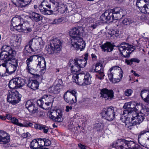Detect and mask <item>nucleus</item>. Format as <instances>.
Segmentation results:
<instances>
[{
  "label": "nucleus",
  "instance_id": "bf43d9fd",
  "mask_svg": "<svg viewBox=\"0 0 149 149\" xmlns=\"http://www.w3.org/2000/svg\"><path fill=\"white\" fill-rule=\"evenodd\" d=\"M132 90L130 89H126L124 92L125 95L127 96H130L132 93Z\"/></svg>",
  "mask_w": 149,
  "mask_h": 149
},
{
  "label": "nucleus",
  "instance_id": "c756f323",
  "mask_svg": "<svg viewBox=\"0 0 149 149\" xmlns=\"http://www.w3.org/2000/svg\"><path fill=\"white\" fill-rule=\"evenodd\" d=\"M36 57L37 58V61H38V58H39L40 57L41 58H42V59H43L44 60L45 62L44 63H43L42 62H41L40 63V66H38V68H42L40 70V72H41V73L43 74L46 72V62H45V59L42 56H40L38 55H36Z\"/></svg>",
  "mask_w": 149,
  "mask_h": 149
},
{
  "label": "nucleus",
  "instance_id": "6ab92c4d",
  "mask_svg": "<svg viewBox=\"0 0 149 149\" xmlns=\"http://www.w3.org/2000/svg\"><path fill=\"white\" fill-rule=\"evenodd\" d=\"M32 0H12L16 6L22 7L29 4Z\"/></svg>",
  "mask_w": 149,
  "mask_h": 149
},
{
  "label": "nucleus",
  "instance_id": "a18cd8bd",
  "mask_svg": "<svg viewBox=\"0 0 149 149\" xmlns=\"http://www.w3.org/2000/svg\"><path fill=\"white\" fill-rule=\"evenodd\" d=\"M11 121L12 123L20 127H23V124L19 123L18 120L15 117H13Z\"/></svg>",
  "mask_w": 149,
  "mask_h": 149
},
{
  "label": "nucleus",
  "instance_id": "6e6552de",
  "mask_svg": "<svg viewBox=\"0 0 149 149\" xmlns=\"http://www.w3.org/2000/svg\"><path fill=\"white\" fill-rule=\"evenodd\" d=\"M144 114L143 113H136L135 112L130 118L131 120L129 122V126H134L139 125L141 123L144 119Z\"/></svg>",
  "mask_w": 149,
  "mask_h": 149
},
{
  "label": "nucleus",
  "instance_id": "7ed1b4c3",
  "mask_svg": "<svg viewBox=\"0 0 149 149\" xmlns=\"http://www.w3.org/2000/svg\"><path fill=\"white\" fill-rule=\"evenodd\" d=\"M83 30L81 27H76L72 28L69 32V34L72 37L71 40L72 46L77 49L83 50L85 47L86 43L82 38L79 36L81 31Z\"/></svg>",
  "mask_w": 149,
  "mask_h": 149
},
{
  "label": "nucleus",
  "instance_id": "4c0bfd02",
  "mask_svg": "<svg viewBox=\"0 0 149 149\" xmlns=\"http://www.w3.org/2000/svg\"><path fill=\"white\" fill-rule=\"evenodd\" d=\"M37 139H34L31 142L30 148L31 149H36L38 148L39 144Z\"/></svg>",
  "mask_w": 149,
  "mask_h": 149
},
{
  "label": "nucleus",
  "instance_id": "de8ad7c7",
  "mask_svg": "<svg viewBox=\"0 0 149 149\" xmlns=\"http://www.w3.org/2000/svg\"><path fill=\"white\" fill-rule=\"evenodd\" d=\"M133 22V21L130 18H125L122 21L123 24L125 26H128Z\"/></svg>",
  "mask_w": 149,
  "mask_h": 149
},
{
  "label": "nucleus",
  "instance_id": "5fc2aeb1",
  "mask_svg": "<svg viewBox=\"0 0 149 149\" xmlns=\"http://www.w3.org/2000/svg\"><path fill=\"white\" fill-rule=\"evenodd\" d=\"M63 20V17L60 18H56L53 21L52 23V24H58L61 22Z\"/></svg>",
  "mask_w": 149,
  "mask_h": 149
},
{
  "label": "nucleus",
  "instance_id": "58836bf2",
  "mask_svg": "<svg viewBox=\"0 0 149 149\" xmlns=\"http://www.w3.org/2000/svg\"><path fill=\"white\" fill-rule=\"evenodd\" d=\"M8 86L10 89H13V90L14 89L16 88H18L14 78L10 81Z\"/></svg>",
  "mask_w": 149,
  "mask_h": 149
},
{
  "label": "nucleus",
  "instance_id": "7c9ffc66",
  "mask_svg": "<svg viewBox=\"0 0 149 149\" xmlns=\"http://www.w3.org/2000/svg\"><path fill=\"white\" fill-rule=\"evenodd\" d=\"M34 127L36 129L40 130H43V132L45 133H47L49 130L47 127L41 124H35L34 125Z\"/></svg>",
  "mask_w": 149,
  "mask_h": 149
},
{
  "label": "nucleus",
  "instance_id": "a211bd4d",
  "mask_svg": "<svg viewBox=\"0 0 149 149\" xmlns=\"http://www.w3.org/2000/svg\"><path fill=\"white\" fill-rule=\"evenodd\" d=\"M50 43L55 48L57 51L61 50L62 42L59 39L52 38L50 40Z\"/></svg>",
  "mask_w": 149,
  "mask_h": 149
},
{
  "label": "nucleus",
  "instance_id": "2eb2a0df",
  "mask_svg": "<svg viewBox=\"0 0 149 149\" xmlns=\"http://www.w3.org/2000/svg\"><path fill=\"white\" fill-rule=\"evenodd\" d=\"M81 77L80 78H82L83 81H81L79 83L80 85H89L91 84V76L88 73H86L85 74H79Z\"/></svg>",
  "mask_w": 149,
  "mask_h": 149
},
{
  "label": "nucleus",
  "instance_id": "e433bc0d",
  "mask_svg": "<svg viewBox=\"0 0 149 149\" xmlns=\"http://www.w3.org/2000/svg\"><path fill=\"white\" fill-rule=\"evenodd\" d=\"M17 68V67L12 65H8L7 66L8 71L9 74H12L15 72Z\"/></svg>",
  "mask_w": 149,
  "mask_h": 149
},
{
  "label": "nucleus",
  "instance_id": "5701e85b",
  "mask_svg": "<svg viewBox=\"0 0 149 149\" xmlns=\"http://www.w3.org/2000/svg\"><path fill=\"white\" fill-rule=\"evenodd\" d=\"M101 48L104 52H110L113 50V47L112 45L109 42H106L103 45L100 46Z\"/></svg>",
  "mask_w": 149,
  "mask_h": 149
},
{
  "label": "nucleus",
  "instance_id": "603ef678",
  "mask_svg": "<svg viewBox=\"0 0 149 149\" xmlns=\"http://www.w3.org/2000/svg\"><path fill=\"white\" fill-rule=\"evenodd\" d=\"M145 9H143V13L149 15V1L146 3Z\"/></svg>",
  "mask_w": 149,
  "mask_h": 149
},
{
  "label": "nucleus",
  "instance_id": "f704fd0d",
  "mask_svg": "<svg viewBox=\"0 0 149 149\" xmlns=\"http://www.w3.org/2000/svg\"><path fill=\"white\" fill-rule=\"evenodd\" d=\"M21 19L20 17H13L11 20L12 26L13 27L19 25L21 23Z\"/></svg>",
  "mask_w": 149,
  "mask_h": 149
},
{
  "label": "nucleus",
  "instance_id": "c9c22d12",
  "mask_svg": "<svg viewBox=\"0 0 149 149\" xmlns=\"http://www.w3.org/2000/svg\"><path fill=\"white\" fill-rule=\"evenodd\" d=\"M41 58H39L38 61V63H33L32 64H31L32 68H33V69L35 71L38 68V66H40V63L41 62L43 63L45 62L44 60L43 59H42Z\"/></svg>",
  "mask_w": 149,
  "mask_h": 149
},
{
  "label": "nucleus",
  "instance_id": "b1692460",
  "mask_svg": "<svg viewBox=\"0 0 149 149\" xmlns=\"http://www.w3.org/2000/svg\"><path fill=\"white\" fill-rule=\"evenodd\" d=\"M41 99L49 104L51 106H52L54 101V97L53 96L46 94L44 95Z\"/></svg>",
  "mask_w": 149,
  "mask_h": 149
},
{
  "label": "nucleus",
  "instance_id": "4d7b16f0",
  "mask_svg": "<svg viewBox=\"0 0 149 149\" xmlns=\"http://www.w3.org/2000/svg\"><path fill=\"white\" fill-rule=\"evenodd\" d=\"M33 68H32L31 65H27L26 67V70L27 72L31 74H33V73L34 72V70L33 69Z\"/></svg>",
  "mask_w": 149,
  "mask_h": 149
},
{
  "label": "nucleus",
  "instance_id": "72a5a7b5",
  "mask_svg": "<svg viewBox=\"0 0 149 149\" xmlns=\"http://www.w3.org/2000/svg\"><path fill=\"white\" fill-rule=\"evenodd\" d=\"M73 61H74L75 63L80 67V69L81 68L84 67L87 63V61H85L84 60L81 59H74Z\"/></svg>",
  "mask_w": 149,
  "mask_h": 149
},
{
  "label": "nucleus",
  "instance_id": "338daca9",
  "mask_svg": "<svg viewBox=\"0 0 149 149\" xmlns=\"http://www.w3.org/2000/svg\"><path fill=\"white\" fill-rule=\"evenodd\" d=\"M72 107L71 106H66L65 111L67 112H68L72 110Z\"/></svg>",
  "mask_w": 149,
  "mask_h": 149
},
{
  "label": "nucleus",
  "instance_id": "864d4df0",
  "mask_svg": "<svg viewBox=\"0 0 149 149\" xmlns=\"http://www.w3.org/2000/svg\"><path fill=\"white\" fill-rule=\"evenodd\" d=\"M7 9L6 4L3 3L0 4V13L3 12Z\"/></svg>",
  "mask_w": 149,
  "mask_h": 149
},
{
  "label": "nucleus",
  "instance_id": "e2e57ef3",
  "mask_svg": "<svg viewBox=\"0 0 149 149\" xmlns=\"http://www.w3.org/2000/svg\"><path fill=\"white\" fill-rule=\"evenodd\" d=\"M113 72H111V71L109 70L108 72V74L109 80L111 81H112L113 80Z\"/></svg>",
  "mask_w": 149,
  "mask_h": 149
},
{
  "label": "nucleus",
  "instance_id": "49530a36",
  "mask_svg": "<svg viewBox=\"0 0 149 149\" xmlns=\"http://www.w3.org/2000/svg\"><path fill=\"white\" fill-rule=\"evenodd\" d=\"M104 125L101 123L95 124L94 128L97 131H102L103 129Z\"/></svg>",
  "mask_w": 149,
  "mask_h": 149
},
{
  "label": "nucleus",
  "instance_id": "cd10ccee",
  "mask_svg": "<svg viewBox=\"0 0 149 149\" xmlns=\"http://www.w3.org/2000/svg\"><path fill=\"white\" fill-rule=\"evenodd\" d=\"M52 5V6H58L59 3L56 1L54 0H43L41 2V6H45L46 5Z\"/></svg>",
  "mask_w": 149,
  "mask_h": 149
},
{
  "label": "nucleus",
  "instance_id": "37998d69",
  "mask_svg": "<svg viewBox=\"0 0 149 149\" xmlns=\"http://www.w3.org/2000/svg\"><path fill=\"white\" fill-rule=\"evenodd\" d=\"M80 74H79L78 75L76 74L75 75H74L72 78V80H73V81L74 82H75L76 83L80 85L79 83H81L80 82H81V79L79 78V75L80 77H81V76H80Z\"/></svg>",
  "mask_w": 149,
  "mask_h": 149
},
{
  "label": "nucleus",
  "instance_id": "ddd939ff",
  "mask_svg": "<svg viewBox=\"0 0 149 149\" xmlns=\"http://www.w3.org/2000/svg\"><path fill=\"white\" fill-rule=\"evenodd\" d=\"M26 107L29 112L33 113H35L38 111V107L32 100L27 101L25 104Z\"/></svg>",
  "mask_w": 149,
  "mask_h": 149
},
{
  "label": "nucleus",
  "instance_id": "0e129e2a",
  "mask_svg": "<svg viewBox=\"0 0 149 149\" xmlns=\"http://www.w3.org/2000/svg\"><path fill=\"white\" fill-rule=\"evenodd\" d=\"M44 146H48L51 144V141L48 139L44 138Z\"/></svg>",
  "mask_w": 149,
  "mask_h": 149
},
{
  "label": "nucleus",
  "instance_id": "ea45409f",
  "mask_svg": "<svg viewBox=\"0 0 149 149\" xmlns=\"http://www.w3.org/2000/svg\"><path fill=\"white\" fill-rule=\"evenodd\" d=\"M135 111H132L131 109H125L124 110L122 115L128 116H132Z\"/></svg>",
  "mask_w": 149,
  "mask_h": 149
},
{
  "label": "nucleus",
  "instance_id": "f257e3e1",
  "mask_svg": "<svg viewBox=\"0 0 149 149\" xmlns=\"http://www.w3.org/2000/svg\"><path fill=\"white\" fill-rule=\"evenodd\" d=\"M126 13L125 9L120 7H116L112 9L106 10L101 16V20L112 22L125 16Z\"/></svg>",
  "mask_w": 149,
  "mask_h": 149
},
{
  "label": "nucleus",
  "instance_id": "680f3d73",
  "mask_svg": "<svg viewBox=\"0 0 149 149\" xmlns=\"http://www.w3.org/2000/svg\"><path fill=\"white\" fill-rule=\"evenodd\" d=\"M119 31L117 29L113 30L111 31L110 34L117 36H119Z\"/></svg>",
  "mask_w": 149,
  "mask_h": 149
},
{
  "label": "nucleus",
  "instance_id": "f03ea898",
  "mask_svg": "<svg viewBox=\"0 0 149 149\" xmlns=\"http://www.w3.org/2000/svg\"><path fill=\"white\" fill-rule=\"evenodd\" d=\"M16 54V52L14 49L9 46L5 45L2 47L0 52V59L4 61H7L8 65L17 67L18 60L15 58Z\"/></svg>",
  "mask_w": 149,
  "mask_h": 149
},
{
  "label": "nucleus",
  "instance_id": "c85d7f7f",
  "mask_svg": "<svg viewBox=\"0 0 149 149\" xmlns=\"http://www.w3.org/2000/svg\"><path fill=\"white\" fill-rule=\"evenodd\" d=\"M33 40H36V39L34 38L30 40L28 43V44L25 46V49L28 53H31L34 52V49L32 46V42Z\"/></svg>",
  "mask_w": 149,
  "mask_h": 149
},
{
  "label": "nucleus",
  "instance_id": "393cba45",
  "mask_svg": "<svg viewBox=\"0 0 149 149\" xmlns=\"http://www.w3.org/2000/svg\"><path fill=\"white\" fill-rule=\"evenodd\" d=\"M37 103L40 107L45 110L49 109L51 107L49 104H48L46 102L44 101L43 100L41 99L38 100Z\"/></svg>",
  "mask_w": 149,
  "mask_h": 149
},
{
  "label": "nucleus",
  "instance_id": "3c124183",
  "mask_svg": "<svg viewBox=\"0 0 149 149\" xmlns=\"http://www.w3.org/2000/svg\"><path fill=\"white\" fill-rule=\"evenodd\" d=\"M128 116H126L122 115L120 118V120L124 123L125 124V125H127L128 123L129 124V121L127 120Z\"/></svg>",
  "mask_w": 149,
  "mask_h": 149
},
{
  "label": "nucleus",
  "instance_id": "4468645a",
  "mask_svg": "<svg viewBox=\"0 0 149 149\" xmlns=\"http://www.w3.org/2000/svg\"><path fill=\"white\" fill-rule=\"evenodd\" d=\"M63 97L66 102L70 104H73L77 101L76 97H75L74 95L69 93V91L64 93Z\"/></svg>",
  "mask_w": 149,
  "mask_h": 149
},
{
  "label": "nucleus",
  "instance_id": "13d9d810",
  "mask_svg": "<svg viewBox=\"0 0 149 149\" xmlns=\"http://www.w3.org/2000/svg\"><path fill=\"white\" fill-rule=\"evenodd\" d=\"M36 55H33L31 56L27 59L26 61V63L27 65H31V63L32 62L33 60V57L34 56H36Z\"/></svg>",
  "mask_w": 149,
  "mask_h": 149
},
{
  "label": "nucleus",
  "instance_id": "412c9836",
  "mask_svg": "<svg viewBox=\"0 0 149 149\" xmlns=\"http://www.w3.org/2000/svg\"><path fill=\"white\" fill-rule=\"evenodd\" d=\"M69 65L71 67L70 69L71 72L73 74L76 73L81 70L80 67L76 64L74 61L73 60L70 61Z\"/></svg>",
  "mask_w": 149,
  "mask_h": 149
},
{
  "label": "nucleus",
  "instance_id": "f8f14e48",
  "mask_svg": "<svg viewBox=\"0 0 149 149\" xmlns=\"http://www.w3.org/2000/svg\"><path fill=\"white\" fill-rule=\"evenodd\" d=\"M52 5H46L45 6H41L39 5V9L40 12L43 14L47 15H51L53 14L54 8L55 6H52Z\"/></svg>",
  "mask_w": 149,
  "mask_h": 149
},
{
  "label": "nucleus",
  "instance_id": "8fccbe9b",
  "mask_svg": "<svg viewBox=\"0 0 149 149\" xmlns=\"http://www.w3.org/2000/svg\"><path fill=\"white\" fill-rule=\"evenodd\" d=\"M23 24H21L18 26L17 25L13 27L17 31L19 32H26V30H24V29L22 28Z\"/></svg>",
  "mask_w": 149,
  "mask_h": 149
},
{
  "label": "nucleus",
  "instance_id": "c03bdc74",
  "mask_svg": "<svg viewBox=\"0 0 149 149\" xmlns=\"http://www.w3.org/2000/svg\"><path fill=\"white\" fill-rule=\"evenodd\" d=\"M149 131H147V130H143L141 131L139 133V136H138V140L139 143L142 146H144V145H145V144L143 143L142 142H141L140 141V139H141V136L142 135H143L144 134H146V132H149Z\"/></svg>",
  "mask_w": 149,
  "mask_h": 149
},
{
  "label": "nucleus",
  "instance_id": "9d476101",
  "mask_svg": "<svg viewBox=\"0 0 149 149\" xmlns=\"http://www.w3.org/2000/svg\"><path fill=\"white\" fill-rule=\"evenodd\" d=\"M62 116V111L59 109L52 110L49 113V118L55 122H62L63 120Z\"/></svg>",
  "mask_w": 149,
  "mask_h": 149
},
{
  "label": "nucleus",
  "instance_id": "a19ab883",
  "mask_svg": "<svg viewBox=\"0 0 149 149\" xmlns=\"http://www.w3.org/2000/svg\"><path fill=\"white\" fill-rule=\"evenodd\" d=\"M47 51V52L49 54H51L56 52V50L55 48L50 43V45L48 46Z\"/></svg>",
  "mask_w": 149,
  "mask_h": 149
},
{
  "label": "nucleus",
  "instance_id": "423d86ee",
  "mask_svg": "<svg viewBox=\"0 0 149 149\" xmlns=\"http://www.w3.org/2000/svg\"><path fill=\"white\" fill-rule=\"evenodd\" d=\"M116 110L114 107H108L102 110L101 115L102 118L106 120L111 121L114 118Z\"/></svg>",
  "mask_w": 149,
  "mask_h": 149
},
{
  "label": "nucleus",
  "instance_id": "052dcab7",
  "mask_svg": "<svg viewBox=\"0 0 149 149\" xmlns=\"http://www.w3.org/2000/svg\"><path fill=\"white\" fill-rule=\"evenodd\" d=\"M132 103L131 102H129L127 103H125L124 105L123 106V108L125 109H131V105Z\"/></svg>",
  "mask_w": 149,
  "mask_h": 149
},
{
  "label": "nucleus",
  "instance_id": "9b49d317",
  "mask_svg": "<svg viewBox=\"0 0 149 149\" xmlns=\"http://www.w3.org/2000/svg\"><path fill=\"white\" fill-rule=\"evenodd\" d=\"M100 97L105 99L106 100L110 101L113 99L114 97V93L112 90H108L104 88L100 90Z\"/></svg>",
  "mask_w": 149,
  "mask_h": 149
},
{
  "label": "nucleus",
  "instance_id": "a878e982",
  "mask_svg": "<svg viewBox=\"0 0 149 149\" xmlns=\"http://www.w3.org/2000/svg\"><path fill=\"white\" fill-rule=\"evenodd\" d=\"M134 2L136 3V5L138 7L140 11L143 13V9L144 10L146 3L144 0H135Z\"/></svg>",
  "mask_w": 149,
  "mask_h": 149
},
{
  "label": "nucleus",
  "instance_id": "4be33fe9",
  "mask_svg": "<svg viewBox=\"0 0 149 149\" xmlns=\"http://www.w3.org/2000/svg\"><path fill=\"white\" fill-rule=\"evenodd\" d=\"M39 83L37 80L30 79L28 81L27 86L33 90H35L38 89Z\"/></svg>",
  "mask_w": 149,
  "mask_h": 149
},
{
  "label": "nucleus",
  "instance_id": "2f4dec72",
  "mask_svg": "<svg viewBox=\"0 0 149 149\" xmlns=\"http://www.w3.org/2000/svg\"><path fill=\"white\" fill-rule=\"evenodd\" d=\"M54 11L55 12H58L61 13H65L66 10L65 6L63 5H62V6L61 7L60 3H59V5L58 6H56L55 8H54Z\"/></svg>",
  "mask_w": 149,
  "mask_h": 149
},
{
  "label": "nucleus",
  "instance_id": "20e7f679",
  "mask_svg": "<svg viewBox=\"0 0 149 149\" xmlns=\"http://www.w3.org/2000/svg\"><path fill=\"white\" fill-rule=\"evenodd\" d=\"M112 146L117 149L119 148V147H121V148L123 147L125 149H127V148L129 149H137L139 147V145L133 141H129L124 139L117 140L116 142L113 143Z\"/></svg>",
  "mask_w": 149,
  "mask_h": 149
},
{
  "label": "nucleus",
  "instance_id": "f3484780",
  "mask_svg": "<svg viewBox=\"0 0 149 149\" xmlns=\"http://www.w3.org/2000/svg\"><path fill=\"white\" fill-rule=\"evenodd\" d=\"M10 136L5 132L0 131V142L1 143L6 144L10 141Z\"/></svg>",
  "mask_w": 149,
  "mask_h": 149
},
{
  "label": "nucleus",
  "instance_id": "09e8293b",
  "mask_svg": "<svg viewBox=\"0 0 149 149\" xmlns=\"http://www.w3.org/2000/svg\"><path fill=\"white\" fill-rule=\"evenodd\" d=\"M149 94V90H143L141 91V96L144 101V98L146 97Z\"/></svg>",
  "mask_w": 149,
  "mask_h": 149
},
{
  "label": "nucleus",
  "instance_id": "39448f33",
  "mask_svg": "<svg viewBox=\"0 0 149 149\" xmlns=\"http://www.w3.org/2000/svg\"><path fill=\"white\" fill-rule=\"evenodd\" d=\"M118 47L121 55L125 58H128L135 49L134 46L125 42L122 43Z\"/></svg>",
  "mask_w": 149,
  "mask_h": 149
},
{
  "label": "nucleus",
  "instance_id": "6e6d98bb",
  "mask_svg": "<svg viewBox=\"0 0 149 149\" xmlns=\"http://www.w3.org/2000/svg\"><path fill=\"white\" fill-rule=\"evenodd\" d=\"M38 142L39 144V148H43L44 146V139L38 138L37 139Z\"/></svg>",
  "mask_w": 149,
  "mask_h": 149
},
{
  "label": "nucleus",
  "instance_id": "79ce46f5",
  "mask_svg": "<svg viewBox=\"0 0 149 149\" xmlns=\"http://www.w3.org/2000/svg\"><path fill=\"white\" fill-rule=\"evenodd\" d=\"M50 89L51 92L54 94H56L60 91V88L57 85L52 86Z\"/></svg>",
  "mask_w": 149,
  "mask_h": 149
},
{
  "label": "nucleus",
  "instance_id": "69168bd1",
  "mask_svg": "<svg viewBox=\"0 0 149 149\" xmlns=\"http://www.w3.org/2000/svg\"><path fill=\"white\" fill-rule=\"evenodd\" d=\"M67 91H69V93L71 94L72 95H73L75 97L77 98V96L76 95L77 93V92L74 91L72 90V91H69L68 90Z\"/></svg>",
  "mask_w": 149,
  "mask_h": 149
},
{
  "label": "nucleus",
  "instance_id": "473e14b6",
  "mask_svg": "<svg viewBox=\"0 0 149 149\" xmlns=\"http://www.w3.org/2000/svg\"><path fill=\"white\" fill-rule=\"evenodd\" d=\"M18 88L24 86L25 81L24 79L20 77H17L14 78Z\"/></svg>",
  "mask_w": 149,
  "mask_h": 149
},
{
  "label": "nucleus",
  "instance_id": "bb28decb",
  "mask_svg": "<svg viewBox=\"0 0 149 149\" xmlns=\"http://www.w3.org/2000/svg\"><path fill=\"white\" fill-rule=\"evenodd\" d=\"M11 38L13 40V45L14 47H16L19 46L21 38L20 35L15 34L12 36Z\"/></svg>",
  "mask_w": 149,
  "mask_h": 149
},
{
  "label": "nucleus",
  "instance_id": "0eeeda50",
  "mask_svg": "<svg viewBox=\"0 0 149 149\" xmlns=\"http://www.w3.org/2000/svg\"><path fill=\"white\" fill-rule=\"evenodd\" d=\"M21 95L15 89L9 91L7 94V100L9 103L15 105L19 103L21 100Z\"/></svg>",
  "mask_w": 149,
  "mask_h": 149
},
{
  "label": "nucleus",
  "instance_id": "1a4fd4ad",
  "mask_svg": "<svg viewBox=\"0 0 149 149\" xmlns=\"http://www.w3.org/2000/svg\"><path fill=\"white\" fill-rule=\"evenodd\" d=\"M90 71L92 72L97 73L96 76L98 79L101 80L104 79V67L102 63L98 62L95 65V68L91 70Z\"/></svg>",
  "mask_w": 149,
  "mask_h": 149
},
{
  "label": "nucleus",
  "instance_id": "dca6fc26",
  "mask_svg": "<svg viewBox=\"0 0 149 149\" xmlns=\"http://www.w3.org/2000/svg\"><path fill=\"white\" fill-rule=\"evenodd\" d=\"M8 65L7 61H4L0 65V76L4 77L9 75L7 69Z\"/></svg>",
  "mask_w": 149,
  "mask_h": 149
},
{
  "label": "nucleus",
  "instance_id": "774afa93",
  "mask_svg": "<svg viewBox=\"0 0 149 149\" xmlns=\"http://www.w3.org/2000/svg\"><path fill=\"white\" fill-rule=\"evenodd\" d=\"M98 24L97 23H95L94 24H92L91 25L89 26V27L91 28L92 30L95 29L97 26Z\"/></svg>",
  "mask_w": 149,
  "mask_h": 149
},
{
  "label": "nucleus",
  "instance_id": "aec40b11",
  "mask_svg": "<svg viewBox=\"0 0 149 149\" xmlns=\"http://www.w3.org/2000/svg\"><path fill=\"white\" fill-rule=\"evenodd\" d=\"M29 15V18L34 21L38 22L42 19V17L40 14L35 12H30Z\"/></svg>",
  "mask_w": 149,
  "mask_h": 149
}]
</instances>
